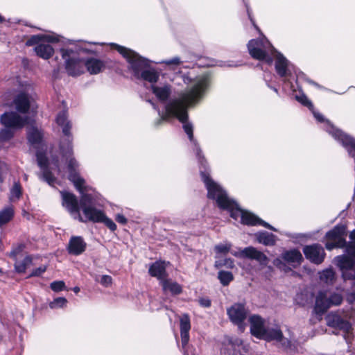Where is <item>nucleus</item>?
Segmentation results:
<instances>
[{
    "mask_svg": "<svg viewBox=\"0 0 355 355\" xmlns=\"http://www.w3.org/2000/svg\"><path fill=\"white\" fill-rule=\"evenodd\" d=\"M182 78L185 84L192 83V78L188 75L184 74ZM209 85L210 79L207 75L196 77L193 81L192 87L189 90L182 92L178 98H173V102L167 107L168 114L176 115L175 118L182 123L184 131L193 145V150L198 159L200 175L203 182L205 180L203 174H205L208 179H212L210 176L211 170L198 141L194 139L193 126L188 121L187 110L200 101L205 96Z\"/></svg>",
    "mask_w": 355,
    "mask_h": 355,
    "instance_id": "f257e3e1",
    "label": "nucleus"
},
{
    "mask_svg": "<svg viewBox=\"0 0 355 355\" xmlns=\"http://www.w3.org/2000/svg\"><path fill=\"white\" fill-rule=\"evenodd\" d=\"M55 121L57 124L61 127L62 134L65 137L61 139L59 148L62 155L66 159H69L68 178L81 194L80 206L85 217V219L83 218L82 222L98 223L101 220L104 212L94 207V200L91 194L84 193L85 181L77 171L78 167L77 161L71 157L73 155V136L71 133L72 124L68 119L67 110H63L59 112Z\"/></svg>",
    "mask_w": 355,
    "mask_h": 355,
    "instance_id": "f03ea898",
    "label": "nucleus"
},
{
    "mask_svg": "<svg viewBox=\"0 0 355 355\" xmlns=\"http://www.w3.org/2000/svg\"><path fill=\"white\" fill-rule=\"evenodd\" d=\"M203 178L208 198L216 200L217 206L220 209L230 212L232 218L236 220L240 218L241 223L245 225H260L272 231H277L276 228L253 213L241 209L237 202L230 198L226 191L213 179H208L205 174H203Z\"/></svg>",
    "mask_w": 355,
    "mask_h": 355,
    "instance_id": "7ed1b4c3",
    "label": "nucleus"
},
{
    "mask_svg": "<svg viewBox=\"0 0 355 355\" xmlns=\"http://www.w3.org/2000/svg\"><path fill=\"white\" fill-rule=\"evenodd\" d=\"M110 46L114 48L129 64L128 69L132 71L134 77L138 80L148 82L155 85L159 78V72L155 68L150 66L153 61L141 56L135 51L119 45L111 43ZM156 64H165L168 66H178L182 63L180 58L178 56L171 59L154 62Z\"/></svg>",
    "mask_w": 355,
    "mask_h": 355,
    "instance_id": "20e7f679",
    "label": "nucleus"
},
{
    "mask_svg": "<svg viewBox=\"0 0 355 355\" xmlns=\"http://www.w3.org/2000/svg\"><path fill=\"white\" fill-rule=\"evenodd\" d=\"M250 56L259 61L272 66L275 61V68L277 75L284 78L287 71V59L277 51L266 37L250 40L248 44Z\"/></svg>",
    "mask_w": 355,
    "mask_h": 355,
    "instance_id": "39448f33",
    "label": "nucleus"
},
{
    "mask_svg": "<svg viewBox=\"0 0 355 355\" xmlns=\"http://www.w3.org/2000/svg\"><path fill=\"white\" fill-rule=\"evenodd\" d=\"M61 42L64 46L60 49V52L64 62L67 73L71 77H77L85 72L84 60L80 57L82 53L95 54L96 52L85 46L86 42L82 40H71L62 39Z\"/></svg>",
    "mask_w": 355,
    "mask_h": 355,
    "instance_id": "423d86ee",
    "label": "nucleus"
},
{
    "mask_svg": "<svg viewBox=\"0 0 355 355\" xmlns=\"http://www.w3.org/2000/svg\"><path fill=\"white\" fill-rule=\"evenodd\" d=\"M44 131L36 126L31 125L27 128L26 137L28 144L33 146L36 151V159L37 165L41 171L37 173V177L42 181L46 182L51 187H55L58 180L53 174L49 166V159L45 150L42 148L45 146L44 140Z\"/></svg>",
    "mask_w": 355,
    "mask_h": 355,
    "instance_id": "0eeeda50",
    "label": "nucleus"
},
{
    "mask_svg": "<svg viewBox=\"0 0 355 355\" xmlns=\"http://www.w3.org/2000/svg\"><path fill=\"white\" fill-rule=\"evenodd\" d=\"M350 239L354 243L347 248L348 255L336 257L337 265L342 270L345 279H355V230L351 232Z\"/></svg>",
    "mask_w": 355,
    "mask_h": 355,
    "instance_id": "6e6552de",
    "label": "nucleus"
},
{
    "mask_svg": "<svg viewBox=\"0 0 355 355\" xmlns=\"http://www.w3.org/2000/svg\"><path fill=\"white\" fill-rule=\"evenodd\" d=\"M249 310L245 303H234L227 309V314L230 320L243 331L245 329L244 322L248 316Z\"/></svg>",
    "mask_w": 355,
    "mask_h": 355,
    "instance_id": "1a4fd4ad",
    "label": "nucleus"
},
{
    "mask_svg": "<svg viewBox=\"0 0 355 355\" xmlns=\"http://www.w3.org/2000/svg\"><path fill=\"white\" fill-rule=\"evenodd\" d=\"M342 301L343 297L339 293H320L316 299L315 311L318 313H322L331 306L340 304Z\"/></svg>",
    "mask_w": 355,
    "mask_h": 355,
    "instance_id": "9d476101",
    "label": "nucleus"
},
{
    "mask_svg": "<svg viewBox=\"0 0 355 355\" xmlns=\"http://www.w3.org/2000/svg\"><path fill=\"white\" fill-rule=\"evenodd\" d=\"M60 193L62 197V206L67 209L75 219L83 221V217L80 214V202H78L76 196L67 191H60Z\"/></svg>",
    "mask_w": 355,
    "mask_h": 355,
    "instance_id": "9b49d317",
    "label": "nucleus"
},
{
    "mask_svg": "<svg viewBox=\"0 0 355 355\" xmlns=\"http://www.w3.org/2000/svg\"><path fill=\"white\" fill-rule=\"evenodd\" d=\"M346 227L338 225L327 234V241L326 248L331 250L334 248H342L345 243Z\"/></svg>",
    "mask_w": 355,
    "mask_h": 355,
    "instance_id": "f8f14e48",
    "label": "nucleus"
},
{
    "mask_svg": "<svg viewBox=\"0 0 355 355\" xmlns=\"http://www.w3.org/2000/svg\"><path fill=\"white\" fill-rule=\"evenodd\" d=\"M28 116H21L17 112H5L1 116V123L6 128L21 129L29 123Z\"/></svg>",
    "mask_w": 355,
    "mask_h": 355,
    "instance_id": "ddd939ff",
    "label": "nucleus"
},
{
    "mask_svg": "<svg viewBox=\"0 0 355 355\" xmlns=\"http://www.w3.org/2000/svg\"><path fill=\"white\" fill-rule=\"evenodd\" d=\"M243 340L237 337H225L220 349L222 355H243Z\"/></svg>",
    "mask_w": 355,
    "mask_h": 355,
    "instance_id": "4468645a",
    "label": "nucleus"
},
{
    "mask_svg": "<svg viewBox=\"0 0 355 355\" xmlns=\"http://www.w3.org/2000/svg\"><path fill=\"white\" fill-rule=\"evenodd\" d=\"M233 255L238 257L240 256L243 258L255 260L261 266H266L268 262L267 256L261 251L258 250L253 246H248L242 249L239 254L232 253Z\"/></svg>",
    "mask_w": 355,
    "mask_h": 355,
    "instance_id": "2eb2a0df",
    "label": "nucleus"
},
{
    "mask_svg": "<svg viewBox=\"0 0 355 355\" xmlns=\"http://www.w3.org/2000/svg\"><path fill=\"white\" fill-rule=\"evenodd\" d=\"M87 243L80 236H72L67 245V251L72 256H79L83 254L87 249Z\"/></svg>",
    "mask_w": 355,
    "mask_h": 355,
    "instance_id": "dca6fc26",
    "label": "nucleus"
},
{
    "mask_svg": "<svg viewBox=\"0 0 355 355\" xmlns=\"http://www.w3.org/2000/svg\"><path fill=\"white\" fill-rule=\"evenodd\" d=\"M303 252L308 259L317 264L321 263L324 259V249L319 245L306 246Z\"/></svg>",
    "mask_w": 355,
    "mask_h": 355,
    "instance_id": "f3484780",
    "label": "nucleus"
},
{
    "mask_svg": "<svg viewBox=\"0 0 355 355\" xmlns=\"http://www.w3.org/2000/svg\"><path fill=\"white\" fill-rule=\"evenodd\" d=\"M250 333L254 337L260 339L268 327L265 326L264 320L259 315H252L249 318Z\"/></svg>",
    "mask_w": 355,
    "mask_h": 355,
    "instance_id": "a211bd4d",
    "label": "nucleus"
},
{
    "mask_svg": "<svg viewBox=\"0 0 355 355\" xmlns=\"http://www.w3.org/2000/svg\"><path fill=\"white\" fill-rule=\"evenodd\" d=\"M151 90L157 98L165 105L168 102V100L172 93V87L169 84L152 85Z\"/></svg>",
    "mask_w": 355,
    "mask_h": 355,
    "instance_id": "6ab92c4d",
    "label": "nucleus"
},
{
    "mask_svg": "<svg viewBox=\"0 0 355 355\" xmlns=\"http://www.w3.org/2000/svg\"><path fill=\"white\" fill-rule=\"evenodd\" d=\"M255 241L264 246L272 247L275 245L278 238L274 234L266 230H260L254 233Z\"/></svg>",
    "mask_w": 355,
    "mask_h": 355,
    "instance_id": "aec40b11",
    "label": "nucleus"
},
{
    "mask_svg": "<svg viewBox=\"0 0 355 355\" xmlns=\"http://www.w3.org/2000/svg\"><path fill=\"white\" fill-rule=\"evenodd\" d=\"M13 103L16 110L21 114H26L30 110V96L25 92H20L14 98Z\"/></svg>",
    "mask_w": 355,
    "mask_h": 355,
    "instance_id": "412c9836",
    "label": "nucleus"
},
{
    "mask_svg": "<svg viewBox=\"0 0 355 355\" xmlns=\"http://www.w3.org/2000/svg\"><path fill=\"white\" fill-rule=\"evenodd\" d=\"M166 267L165 261H157L150 266L148 273L150 276L156 277L161 283L166 279L168 276Z\"/></svg>",
    "mask_w": 355,
    "mask_h": 355,
    "instance_id": "4be33fe9",
    "label": "nucleus"
},
{
    "mask_svg": "<svg viewBox=\"0 0 355 355\" xmlns=\"http://www.w3.org/2000/svg\"><path fill=\"white\" fill-rule=\"evenodd\" d=\"M180 336L182 347H184L189 340V331L191 329L190 318L188 314L182 315L180 318Z\"/></svg>",
    "mask_w": 355,
    "mask_h": 355,
    "instance_id": "5701e85b",
    "label": "nucleus"
},
{
    "mask_svg": "<svg viewBox=\"0 0 355 355\" xmlns=\"http://www.w3.org/2000/svg\"><path fill=\"white\" fill-rule=\"evenodd\" d=\"M63 37L58 35H32L27 41V46H33L40 44L41 42H59Z\"/></svg>",
    "mask_w": 355,
    "mask_h": 355,
    "instance_id": "b1692460",
    "label": "nucleus"
},
{
    "mask_svg": "<svg viewBox=\"0 0 355 355\" xmlns=\"http://www.w3.org/2000/svg\"><path fill=\"white\" fill-rule=\"evenodd\" d=\"M85 67L92 75H96L102 71L105 68V63L97 58H90L84 60Z\"/></svg>",
    "mask_w": 355,
    "mask_h": 355,
    "instance_id": "393cba45",
    "label": "nucleus"
},
{
    "mask_svg": "<svg viewBox=\"0 0 355 355\" xmlns=\"http://www.w3.org/2000/svg\"><path fill=\"white\" fill-rule=\"evenodd\" d=\"M283 337V333L279 327L275 325V327L272 328L267 327L260 339L265 340L268 342L273 340L279 342L282 341Z\"/></svg>",
    "mask_w": 355,
    "mask_h": 355,
    "instance_id": "a878e982",
    "label": "nucleus"
},
{
    "mask_svg": "<svg viewBox=\"0 0 355 355\" xmlns=\"http://www.w3.org/2000/svg\"><path fill=\"white\" fill-rule=\"evenodd\" d=\"M148 102L152 105L154 110L157 111L158 115L159 116V119L155 121V125L156 127L159 126L164 121H166L171 118H175L176 115L168 114L167 112V107L173 102V99L168 101V102L164 105V110L163 111H161L150 100H149Z\"/></svg>",
    "mask_w": 355,
    "mask_h": 355,
    "instance_id": "bb28decb",
    "label": "nucleus"
},
{
    "mask_svg": "<svg viewBox=\"0 0 355 355\" xmlns=\"http://www.w3.org/2000/svg\"><path fill=\"white\" fill-rule=\"evenodd\" d=\"M327 324L329 326L338 327L344 330L346 332H349L351 329V324L347 322L341 320L338 315L329 314L327 317Z\"/></svg>",
    "mask_w": 355,
    "mask_h": 355,
    "instance_id": "cd10ccee",
    "label": "nucleus"
},
{
    "mask_svg": "<svg viewBox=\"0 0 355 355\" xmlns=\"http://www.w3.org/2000/svg\"><path fill=\"white\" fill-rule=\"evenodd\" d=\"M34 51L36 55L44 59H49L54 53V49L49 44H40L35 46Z\"/></svg>",
    "mask_w": 355,
    "mask_h": 355,
    "instance_id": "c85d7f7f",
    "label": "nucleus"
},
{
    "mask_svg": "<svg viewBox=\"0 0 355 355\" xmlns=\"http://www.w3.org/2000/svg\"><path fill=\"white\" fill-rule=\"evenodd\" d=\"M164 291H169L172 295H179L182 293V286L177 282L165 279L160 283Z\"/></svg>",
    "mask_w": 355,
    "mask_h": 355,
    "instance_id": "c756f323",
    "label": "nucleus"
},
{
    "mask_svg": "<svg viewBox=\"0 0 355 355\" xmlns=\"http://www.w3.org/2000/svg\"><path fill=\"white\" fill-rule=\"evenodd\" d=\"M295 98L298 102L301 103L302 105L308 107L311 110H312L315 118L318 121H325L323 116L321 114L316 112L315 111L313 110V105L312 103L308 99V98L304 94H300L299 95L296 94Z\"/></svg>",
    "mask_w": 355,
    "mask_h": 355,
    "instance_id": "7c9ffc66",
    "label": "nucleus"
},
{
    "mask_svg": "<svg viewBox=\"0 0 355 355\" xmlns=\"http://www.w3.org/2000/svg\"><path fill=\"white\" fill-rule=\"evenodd\" d=\"M14 260L15 270L19 274L24 273L27 268L33 264V258L31 255L26 256L21 261H17V259Z\"/></svg>",
    "mask_w": 355,
    "mask_h": 355,
    "instance_id": "2f4dec72",
    "label": "nucleus"
},
{
    "mask_svg": "<svg viewBox=\"0 0 355 355\" xmlns=\"http://www.w3.org/2000/svg\"><path fill=\"white\" fill-rule=\"evenodd\" d=\"M273 264L280 270L287 272L288 270V250H285L282 254L273 261Z\"/></svg>",
    "mask_w": 355,
    "mask_h": 355,
    "instance_id": "473e14b6",
    "label": "nucleus"
},
{
    "mask_svg": "<svg viewBox=\"0 0 355 355\" xmlns=\"http://www.w3.org/2000/svg\"><path fill=\"white\" fill-rule=\"evenodd\" d=\"M216 261L214 262V267L217 269L221 268H226L228 269H232L234 268V261L231 258H223L219 255H216Z\"/></svg>",
    "mask_w": 355,
    "mask_h": 355,
    "instance_id": "72a5a7b5",
    "label": "nucleus"
},
{
    "mask_svg": "<svg viewBox=\"0 0 355 355\" xmlns=\"http://www.w3.org/2000/svg\"><path fill=\"white\" fill-rule=\"evenodd\" d=\"M14 216L12 207H8L0 211V227L8 223Z\"/></svg>",
    "mask_w": 355,
    "mask_h": 355,
    "instance_id": "f704fd0d",
    "label": "nucleus"
},
{
    "mask_svg": "<svg viewBox=\"0 0 355 355\" xmlns=\"http://www.w3.org/2000/svg\"><path fill=\"white\" fill-rule=\"evenodd\" d=\"M218 279L223 286H227L234 279L232 272L220 270L218 272Z\"/></svg>",
    "mask_w": 355,
    "mask_h": 355,
    "instance_id": "c9c22d12",
    "label": "nucleus"
},
{
    "mask_svg": "<svg viewBox=\"0 0 355 355\" xmlns=\"http://www.w3.org/2000/svg\"><path fill=\"white\" fill-rule=\"evenodd\" d=\"M232 248V244L229 242H225V243H219L216 245L214 247V251L216 255L220 254H227Z\"/></svg>",
    "mask_w": 355,
    "mask_h": 355,
    "instance_id": "e433bc0d",
    "label": "nucleus"
},
{
    "mask_svg": "<svg viewBox=\"0 0 355 355\" xmlns=\"http://www.w3.org/2000/svg\"><path fill=\"white\" fill-rule=\"evenodd\" d=\"M302 259V254L300 251L293 250L290 251V265L296 266L300 264Z\"/></svg>",
    "mask_w": 355,
    "mask_h": 355,
    "instance_id": "4c0bfd02",
    "label": "nucleus"
},
{
    "mask_svg": "<svg viewBox=\"0 0 355 355\" xmlns=\"http://www.w3.org/2000/svg\"><path fill=\"white\" fill-rule=\"evenodd\" d=\"M21 187L19 182H15L10 189V199L12 200L14 198L19 199L21 196Z\"/></svg>",
    "mask_w": 355,
    "mask_h": 355,
    "instance_id": "58836bf2",
    "label": "nucleus"
},
{
    "mask_svg": "<svg viewBox=\"0 0 355 355\" xmlns=\"http://www.w3.org/2000/svg\"><path fill=\"white\" fill-rule=\"evenodd\" d=\"M67 303V300L64 297H59L53 300V301L51 302L49 304V307L51 309H58L62 308L66 306Z\"/></svg>",
    "mask_w": 355,
    "mask_h": 355,
    "instance_id": "ea45409f",
    "label": "nucleus"
},
{
    "mask_svg": "<svg viewBox=\"0 0 355 355\" xmlns=\"http://www.w3.org/2000/svg\"><path fill=\"white\" fill-rule=\"evenodd\" d=\"M11 128H6L0 130V141H6L10 139L13 135Z\"/></svg>",
    "mask_w": 355,
    "mask_h": 355,
    "instance_id": "a19ab883",
    "label": "nucleus"
},
{
    "mask_svg": "<svg viewBox=\"0 0 355 355\" xmlns=\"http://www.w3.org/2000/svg\"><path fill=\"white\" fill-rule=\"evenodd\" d=\"M98 223H103L112 232H114L117 227L116 223L112 219L107 217L105 214L101 218V220Z\"/></svg>",
    "mask_w": 355,
    "mask_h": 355,
    "instance_id": "79ce46f5",
    "label": "nucleus"
},
{
    "mask_svg": "<svg viewBox=\"0 0 355 355\" xmlns=\"http://www.w3.org/2000/svg\"><path fill=\"white\" fill-rule=\"evenodd\" d=\"M321 280L330 282L334 279V272L331 269L323 270L320 274Z\"/></svg>",
    "mask_w": 355,
    "mask_h": 355,
    "instance_id": "37998d69",
    "label": "nucleus"
},
{
    "mask_svg": "<svg viewBox=\"0 0 355 355\" xmlns=\"http://www.w3.org/2000/svg\"><path fill=\"white\" fill-rule=\"evenodd\" d=\"M50 288L55 292H59L65 288V283L63 281H54L51 283Z\"/></svg>",
    "mask_w": 355,
    "mask_h": 355,
    "instance_id": "c03bdc74",
    "label": "nucleus"
},
{
    "mask_svg": "<svg viewBox=\"0 0 355 355\" xmlns=\"http://www.w3.org/2000/svg\"><path fill=\"white\" fill-rule=\"evenodd\" d=\"M47 269L46 266H41L38 268H36L33 270L31 273L27 277V278H31L33 277H40L44 272H46Z\"/></svg>",
    "mask_w": 355,
    "mask_h": 355,
    "instance_id": "a18cd8bd",
    "label": "nucleus"
},
{
    "mask_svg": "<svg viewBox=\"0 0 355 355\" xmlns=\"http://www.w3.org/2000/svg\"><path fill=\"white\" fill-rule=\"evenodd\" d=\"M244 5H245V7L246 8V12H247V15H248V17L250 19V21H251L252 24L253 25V26L257 29V30H259V28L258 26L256 25L255 24V21L252 17V10L250 8V6H249V3H248V0H242Z\"/></svg>",
    "mask_w": 355,
    "mask_h": 355,
    "instance_id": "49530a36",
    "label": "nucleus"
},
{
    "mask_svg": "<svg viewBox=\"0 0 355 355\" xmlns=\"http://www.w3.org/2000/svg\"><path fill=\"white\" fill-rule=\"evenodd\" d=\"M24 248V245H19L18 246L12 249V250L10 252L9 256L12 259H16L17 256L23 251Z\"/></svg>",
    "mask_w": 355,
    "mask_h": 355,
    "instance_id": "de8ad7c7",
    "label": "nucleus"
},
{
    "mask_svg": "<svg viewBox=\"0 0 355 355\" xmlns=\"http://www.w3.org/2000/svg\"><path fill=\"white\" fill-rule=\"evenodd\" d=\"M100 283L105 287L110 286L112 283V278L110 275H104L101 278Z\"/></svg>",
    "mask_w": 355,
    "mask_h": 355,
    "instance_id": "09e8293b",
    "label": "nucleus"
},
{
    "mask_svg": "<svg viewBox=\"0 0 355 355\" xmlns=\"http://www.w3.org/2000/svg\"><path fill=\"white\" fill-rule=\"evenodd\" d=\"M199 304L201 306L209 308L211 306V300L207 297H202L199 299Z\"/></svg>",
    "mask_w": 355,
    "mask_h": 355,
    "instance_id": "8fccbe9b",
    "label": "nucleus"
},
{
    "mask_svg": "<svg viewBox=\"0 0 355 355\" xmlns=\"http://www.w3.org/2000/svg\"><path fill=\"white\" fill-rule=\"evenodd\" d=\"M115 219L119 223L122 225H125L128 222L127 218L123 214H116Z\"/></svg>",
    "mask_w": 355,
    "mask_h": 355,
    "instance_id": "3c124183",
    "label": "nucleus"
},
{
    "mask_svg": "<svg viewBox=\"0 0 355 355\" xmlns=\"http://www.w3.org/2000/svg\"><path fill=\"white\" fill-rule=\"evenodd\" d=\"M73 291L75 293H78L80 292V288L78 286H75L73 288Z\"/></svg>",
    "mask_w": 355,
    "mask_h": 355,
    "instance_id": "603ef678",
    "label": "nucleus"
},
{
    "mask_svg": "<svg viewBox=\"0 0 355 355\" xmlns=\"http://www.w3.org/2000/svg\"><path fill=\"white\" fill-rule=\"evenodd\" d=\"M268 86L272 89V90H274L277 94H278V90L276 87H273V86H270L269 84H267Z\"/></svg>",
    "mask_w": 355,
    "mask_h": 355,
    "instance_id": "864d4df0",
    "label": "nucleus"
},
{
    "mask_svg": "<svg viewBox=\"0 0 355 355\" xmlns=\"http://www.w3.org/2000/svg\"><path fill=\"white\" fill-rule=\"evenodd\" d=\"M4 21V18L0 15V23Z\"/></svg>",
    "mask_w": 355,
    "mask_h": 355,
    "instance_id": "5fc2aeb1",
    "label": "nucleus"
},
{
    "mask_svg": "<svg viewBox=\"0 0 355 355\" xmlns=\"http://www.w3.org/2000/svg\"><path fill=\"white\" fill-rule=\"evenodd\" d=\"M89 44H101L102 45L103 44L101 43H96V42H89Z\"/></svg>",
    "mask_w": 355,
    "mask_h": 355,
    "instance_id": "6e6d98bb",
    "label": "nucleus"
},
{
    "mask_svg": "<svg viewBox=\"0 0 355 355\" xmlns=\"http://www.w3.org/2000/svg\"><path fill=\"white\" fill-rule=\"evenodd\" d=\"M229 66H230V67H233V66H234V67H235L236 65L230 64Z\"/></svg>",
    "mask_w": 355,
    "mask_h": 355,
    "instance_id": "4d7b16f0",
    "label": "nucleus"
},
{
    "mask_svg": "<svg viewBox=\"0 0 355 355\" xmlns=\"http://www.w3.org/2000/svg\"><path fill=\"white\" fill-rule=\"evenodd\" d=\"M184 355H188V354H184Z\"/></svg>",
    "mask_w": 355,
    "mask_h": 355,
    "instance_id": "13d9d810",
    "label": "nucleus"
}]
</instances>
